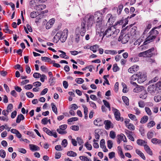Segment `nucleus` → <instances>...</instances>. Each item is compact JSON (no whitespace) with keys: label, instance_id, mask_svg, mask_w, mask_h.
Listing matches in <instances>:
<instances>
[{"label":"nucleus","instance_id":"nucleus-56","mask_svg":"<svg viewBox=\"0 0 161 161\" xmlns=\"http://www.w3.org/2000/svg\"><path fill=\"white\" fill-rule=\"evenodd\" d=\"M41 76V75L39 73L37 72L35 73L33 75V76L36 78H37L40 77Z\"/></svg>","mask_w":161,"mask_h":161},{"label":"nucleus","instance_id":"nucleus-50","mask_svg":"<svg viewBox=\"0 0 161 161\" xmlns=\"http://www.w3.org/2000/svg\"><path fill=\"white\" fill-rule=\"evenodd\" d=\"M115 134L113 130L111 131L110 133V136L112 138L114 139L115 137Z\"/></svg>","mask_w":161,"mask_h":161},{"label":"nucleus","instance_id":"nucleus-47","mask_svg":"<svg viewBox=\"0 0 161 161\" xmlns=\"http://www.w3.org/2000/svg\"><path fill=\"white\" fill-rule=\"evenodd\" d=\"M55 61L54 60H52L51 61V64H52L53 66L54 67H56L57 68H59L60 67V65L59 64L55 63Z\"/></svg>","mask_w":161,"mask_h":161},{"label":"nucleus","instance_id":"nucleus-9","mask_svg":"<svg viewBox=\"0 0 161 161\" xmlns=\"http://www.w3.org/2000/svg\"><path fill=\"white\" fill-rule=\"evenodd\" d=\"M137 75H138L137 81L138 83H143L146 80V75L142 74L141 72H139Z\"/></svg>","mask_w":161,"mask_h":161},{"label":"nucleus","instance_id":"nucleus-59","mask_svg":"<svg viewBox=\"0 0 161 161\" xmlns=\"http://www.w3.org/2000/svg\"><path fill=\"white\" fill-rule=\"evenodd\" d=\"M97 141L95 139H94L93 142H94V143L93 144V146L94 148H97L99 147V144L95 142Z\"/></svg>","mask_w":161,"mask_h":161},{"label":"nucleus","instance_id":"nucleus-6","mask_svg":"<svg viewBox=\"0 0 161 161\" xmlns=\"http://www.w3.org/2000/svg\"><path fill=\"white\" fill-rule=\"evenodd\" d=\"M60 33L61 41L64 42L66 40L68 33V31L67 29H65L63 31H59Z\"/></svg>","mask_w":161,"mask_h":161},{"label":"nucleus","instance_id":"nucleus-44","mask_svg":"<svg viewBox=\"0 0 161 161\" xmlns=\"http://www.w3.org/2000/svg\"><path fill=\"white\" fill-rule=\"evenodd\" d=\"M145 109L148 115H151L152 114V112L149 108L148 107H146L145 108Z\"/></svg>","mask_w":161,"mask_h":161},{"label":"nucleus","instance_id":"nucleus-19","mask_svg":"<svg viewBox=\"0 0 161 161\" xmlns=\"http://www.w3.org/2000/svg\"><path fill=\"white\" fill-rule=\"evenodd\" d=\"M148 119V117L147 116H144L141 118L140 123L142 124H144L147 122Z\"/></svg>","mask_w":161,"mask_h":161},{"label":"nucleus","instance_id":"nucleus-27","mask_svg":"<svg viewBox=\"0 0 161 161\" xmlns=\"http://www.w3.org/2000/svg\"><path fill=\"white\" fill-rule=\"evenodd\" d=\"M52 109L53 111L56 114H58V111L57 108L54 103H52L51 104Z\"/></svg>","mask_w":161,"mask_h":161},{"label":"nucleus","instance_id":"nucleus-1","mask_svg":"<svg viewBox=\"0 0 161 161\" xmlns=\"http://www.w3.org/2000/svg\"><path fill=\"white\" fill-rule=\"evenodd\" d=\"M102 20L103 14L98 12H96L94 15L88 14L82 19L86 24L87 30L92 27L94 23H95L97 31L101 28Z\"/></svg>","mask_w":161,"mask_h":161},{"label":"nucleus","instance_id":"nucleus-46","mask_svg":"<svg viewBox=\"0 0 161 161\" xmlns=\"http://www.w3.org/2000/svg\"><path fill=\"white\" fill-rule=\"evenodd\" d=\"M78 119L77 117H72L68 120V122L69 123V122H72L74 121H77Z\"/></svg>","mask_w":161,"mask_h":161},{"label":"nucleus","instance_id":"nucleus-20","mask_svg":"<svg viewBox=\"0 0 161 161\" xmlns=\"http://www.w3.org/2000/svg\"><path fill=\"white\" fill-rule=\"evenodd\" d=\"M120 139L125 142H127V140L125 136L123 134H121L117 136Z\"/></svg>","mask_w":161,"mask_h":161},{"label":"nucleus","instance_id":"nucleus-31","mask_svg":"<svg viewBox=\"0 0 161 161\" xmlns=\"http://www.w3.org/2000/svg\"><path fill=\"white\" fill-rule=\"evenodd\" d=\"M98 48V46L95 45L90 47V50L92 51L93 53L96 52L97 49Z\"/></svg>","mask_w":161,"mask_h":161},{"label":"nucleus","instance_id":"nucleus-7","mask_svg":"<svg viewBox=\"0 0 161 161\" xmlns=\"http://www.w3.org/2000/svg\"><path fill=\"white\" fill-rule=\"evenodd\" d=\"M86 24L85 23V22L82 20L80 27L79 28L80 34L82 36H84L86 31Z\"/></svg>","mask_w":161,"mask_h":161},{"label":"nucleus","instance_id":"nucleus-64","mask_svg":"<svg viewBox=\"0 0 161 161\" xmlns=\"http://www.w3.org/2000/svg\"><path fill=\"white\" fill-rule=\"evenodd\" d=\"M26 95L29 98H32L34 96V94L30 92H27L26 93Z\"/></svg>","mask_w":161,"mask_h":161},{"label":"nucleus","instance_id":"nucleus-26","mask_svg":"<svg viewBox=\"0 0 161 161\" xmlns=\"http://www.w3.org/2000/svg\"><path fill=\"white\" fill-rule=\"evenodd\" d=\"M67 155L69 156L74 157L77 156V154L76 153L73 151H69L67 152Z\"/></svg>","mask_w":161,"mask_h":161},{"label":"nucleus","instance_id":"nucleus-34","mask_svg":"<svg viewBox=\"0 0 161 161\" xmlns=\"http://www.w3.org/2000/svg\"><path fill=\"white\" fill-rule=\"evenodd\" d=\"M118 149L119 151V154H120V155L121 156V158H125V156L123 153L122 151L121 147L120 146L118 147Z\"/></svg>","mask_w":161,"mask_h":161},{"label":"nucleus","instance_id":"nucleus-52","mask_svg":"<svg viewBox=\"0 0 161 161\" xmlns=\"http://www.w3.org/2000/svg\"><path fill=\"white\" fill-rule=\"evenodd\" d=\"M85 146L87 149L89 150H92V145L88 143V142L86 143L85 144Z\"/></svg>","mask_w":161,"mask_h":161},{"label":"nucleus","instance_id":"nucleus-10","mask_svg":"<svg viewBox=\"0 0 161 161\" xmlns=\"http://www.w3.org/2000/svg\"><path fill=\"white\" fill-rule=\"evenodd\" d=\"M156 37V36L154 35H152L151 34L147 37L146 40L144 42V45L146 44L147 43V42H150L152 41Z\"/></svg>","mask_w":161,"mask_h":161},{"label":"nucleus","instance_id":"nucleus-61","mask_svg":"<svg viewBox=\"0 0 161 161\" xmlns=\"http://www.w3.org/2000/svg\"><path fill=\"white\" fill-rule=\"evenodd\" d=\"M61 145H62L63 146H64V147H66L67 145V140L65 139L63 140L62 142Z\"/></svg>","mask_w":161,"mask_h":161},{"label":"nucleus","instance_id":"nucleus-17","mask_svg":"<svg viewBox=\"0 0 161 161\" xmlns=\"http://www.w3.org/2000/svg\"><path fill=\"white\" fill-rule=\"evenodd\" d=\"M129 39V37L128 35H125L122 38V43L125 44L127 43Z\"/></svg>","mask_w":161,"mask_h":161},{"label":"nucleus","instance_id":"nucleus-32","mask_svg":"<svg viewBox=\"0 0 161 161\" xmlns=\"http://www.w3.org/2000/svg\"><path fill=\"white\" fill-rule=\"evenodd\" d=\"M103 101L105 106L108 108L109 111H110L111 107L109 103L107 101L104 100H103Z\"/></svg>","mask_w":161,"mask_h":161},{"label":"nucleus","instance_id":"nucleus-48","mask_svg":"<svg viewBox=\"0 0 161 161\" xmlns=\"http://www.w3.org/2000/svg\"><path fill=\"white\" fill-rule=\"evenodd\" d=\"M119 67L117 66V64H114L113 66V70L114 72H116L119 70Z\"/></svg>","mask_w":161,"mask_h":161},{"label":"nucleus","instance_id":"nucleus-57","mask_svg":"<svg viewBox=\"0 0 161 161\" xmlns=\"http://www.w3.org/2000/svg\"><path fill=\"white\" fill-rule=\"evenodd\" d=\"M139 106L140 108H143L145 106V104L143 101H140L138 103Z\"/></svg>","mask_w":161,"mask_h":161},{"label":"nucleus","instance_id":"nucleus-53","mask_svg":"<svg viewBox=\"0 0 161 161\" xmlns=\"http://www.w3.org/2000/svg\"><path fill=\"white\" fill-rule=\"evenodd\" d=\"M41 123L43 125H46L47 124V118H44L42 120Z\"/></svg>","mask_w":161,"mask_h":161},{"label":"nucleus","instance_id":"nucleus-40","mask_svg":"<svg viewBox=\"0 0 161 161\" xmlns=\"http://www.w3.org/2000/svg\"><path fill=\"white\" fill-rule=\"evenodd\" d=\"M128 116L131 120H134L136 121L137 120V119H136V117L135 115L130 114H128Z\"/></svg>","mask_w":161,"mask_h":161},{"label":"nucleus","instance_id":"nucleus-15","mask_svg":"<svg viewBox=\"0 0 161 161\" xmlns=\"http://www.w3.org/2000/svg\"><path fill=\"white\" fill-rule=\"evenodd\" d=\"M60 33H59V31L57 32V33L56 34V35L55 36L53 37V39H54V42L55 41H56L55 42L56 43H57L58 42L60 39L61 40V37H60Z\"/></svg>","mask_w":161,"mask_h":161},{"label":"nucleus","instance_id":"nucleus-2","mask_svg":"<svg viewBox=\"0 0 161 161\" xmlns=\"http://www.w3.org/2000/svg\"><path fill=\"white\" fill-rule=\"evenodd\" d=\"M107 17L108 18V19L106 25H107L108 24L109 25H110L108 27V28L106 30L104 33H103V31H102V29L101 28L100 29H99L98 31L97 30V32L99 34L101 33V32L103 33V38L105 35L107 37L110 36L112 35L113 34V31L115 30V27H114V26H111V25L114 22L113 17H112L111 14H109L107 15Z\"/></svg>","mask_w":161,"mask_h":161},{"label":"nucleus","instance_id":"nucleus-55","mask_svg":"<svg viewBox=\"0 0 161 161\" xmlns=\"http://www.w3.org/2000/svg\"><path fill=\"white\" fill-rule=\"evenodd\" d=\"M89 103L91 106L94 109H96L97 108L96 105L92 101H89Z\"/></svg>","mask_w":161,"mask_h":161},{"label":"nucleus","instance_id":"nucleus-12","mask_svg":"<svg viewBox=\"0 0 161 161\" xmlns=\"http://www.w3.org/2000/svg\"><path fill=\"white\" fill-rule=\"evenodd\" d=\"M145 150L147 153L150 155L152 156L153 155V153L147 144H145L144 146Z\"/></svg>","mask_w":161,"mask_h":161},{"label":"nucleus","instance_id":"nucleus-11","mask_svg":"<svg viewBox=\"0 0 161 161\" xmlns=\"http://www.w3.org/2000/svg\"><path fill=\"white\" fill-rule=\"evenodd\" d=\"M29 146L31 150L33 151L40 150V148L36 145L30 144L29 145Z\"/></svg>","mask_w":161,"mask_h":161},{"label":"nucleus","instance_id":"nucleus-4","mask_svg":"<svg viewBox=\"0 0 161 161\" xmlns=\"http://www.w3.org/2000/svg\"><path fill=\"white\" fill-rule=\"evenodd\" d=\"M154 50V48H152L147 51L141 52L139 54V56L140 57H151L153 55L152 52Z\"/></svg>","mask_w":161,"mask_h":161},{"label":"nucleus","instance_id":"nucleus-39","mask_svg":"<svg viewBox=\"0 0 161 161\" xmlns=\"http://www.w3.org/2000/svg\"><path fill=\"white\" fill-rule=\"evenodd\" d=\"M113 143L112 141L110 140H108L107 141V146L108 148L110 149L113 146Z\"/></svg>","mask_w":161,"mask_h":161},{"label":"nucleus","instance_id":"nucleus-63","mask_svg":"<svg viewBox=\"0 0 161 161\" xmlns=\"http://www.w3.org/2000/svg\"><path fill=\"white\" fill-rule=\"evenodd\" d=\"M33 87V86L31 84H28L26 85H25L24 86V88L25 89L29 90L30 89H31Z\"/></svg>","mask_w":161,"mask_h":161},{"label":"nucleus","instance_id":"nucleus-37","mask_svg":"<svg viewBox=\"0 0 161 161\" xmlns=\"http://www.w3.org/2000/svg\"><path fill=\"white\" fill-rule=\"evenodd\" d=\"M6 156V153L4 150L1 149L0 151V156L3 158H4Z\"/></svg>","mask_w":161,"mask_h":161},{"label":"nucleus","instance_id":"nucleus-49","mask_svg":"<svg viewBox=\"0 0 161 161\" xmlns=\"http://www.w3.org/2000/svg\"><path fill=\"white\" fill-rule=\"evenodd\" d=\"M105 140L104 139H102L100 142V147L101 148L105 146Z\"/></svg>","mask_w":161,"mask_h":161},{"label":"nucleus","instance_id":"nucleus-30","mask_svg":"<svg viewBox=\"0 0 161 161\" xmlns=\"http://www.w3.org/2000/svg\"><path fill=\"white\" fill-rule=\"evenodd\" d=\"M143 88V87L142 86H137L136 88H135L134 89L133 91L134 92H138L142 91Z\"/></svg>","mask_w":161,"mask_h":161},{"label":"nucleus","instance_id":"nucleus-3","mask_svg":"<svg viewBox=\"0 0 161 161\" xmlns=\"http://www.w3.org/2000/svg\"><path fill=\"white\" fill-rule=\"evenodd\" d=\"M161 88V82H158L148 86V91L152 95H154L158 92V89Z\"/></svg>","mask_w":161,"mask_h":161},{"label":"nucleus","instance_id":"nucleus-5","mask_svg":"<svg viewBox=\"0 0 161 161\" xmlns=\"http://www.w3.org/2000/svg\"><path fill=\"white\" fill-rule=\"evenodd\" d=\"M112 109L113 113L114 114L116 120L123 121L124 119L123 117L120 116V113L119 111L117 109L112 107Z\"/></svg>","mask_w":161,"mask_h":161},{"label":"nucleus","instance_id":"nucleus-58","mask_svg":"<svg viewBox=\"0 0 161 161\" xmlns=\"http://www.w3.org/2000/svg\"><path fill=\"white\" fill-rule=\"evenodd\" d=\"M79 158L82 160H83L84 161H89V159L86 157L80 156Z\"/></svg>","mask_w":161,"mask_h":161},{"label":"nucleus","instance_id":"nucleus-54","mask_svg":"<svg viewBox=\"0 0 161 161\" xmlns=\"http://www.w3.org/2000/svg\"><path fill=\"white\" fill-rule=\"evenodd\" d=\"M153 136V133L152 132H149L147 134V136L148 139H150Z\"/></svg>","mask_w":161,"mask_h":161},{"label":"nucleus","instance_id":"nucleus-25","mask_svg":"<svg viewBox=\"0 0 161 161\" xmlns=\"http://www.w3.org/2000/svg\"><path fill=\"white\" fill-rule=\"evenodd\" d=\"M37 14L38 15H39V13H38V12H35L33 11L31 12L30 14V16L31 18H36L37 16Z\"/></svg>","mask_w":161,"mask_h":161},{"label":"nucleus","instance_id":"nucleus-24","mask_svg":"<svg viewBox=\"0 0 161 161\" xmlns=\"http://www.w3.org/2000/svg\"><path fill=\"white\" fill-rule=\"evenodd\" d=\"M152 142L154 144H159L161 143V140L158 139L157 138H154L152 139Z\"/></svg>","mask_w":161,"mask_h":161},{"label":"nucleus","instance_id":"nucleus-51","mask_svg":"<svg viewBox=\"0 0 161 161\" xmlns=\"http://www.w3.org/2000/svg\"><path fill=\"white\" fill-rule=\"evenodd\" d=\"M77 142L80 145H82L83 142V140L81 139L80 137H77Z\"/></svg>","mask_w":161,"mask_h":161},{"label":"nucleus","instance_id":"nucleus-62","mask_svg":"<svg viewBox=\"0 0 161 161\" xmlns=\"http://www.w3.org/2000/svg\"><path fill=\"white\" fill-rule=\"evenodd\" d=\"M151 34L152 35L154 34L155 35H157L158 34V32L157 30H154V29H153L150 32Z\"/></svg>","mask_w":161,"mask_h":161},{"label":"nucleus","instance_id":"nucleus-41","mask_svg":"<svg viewBox=\"0 0 161 161\" xmlns=\"http://www.w3.org/2000/svg\"><path fill=\"white\" fill-rule=\"evenodd\" d=\"M154 100L156 102H158L161 100V96L159 95L155 96L154 97Z\"/></svg>","mask_w":161,"mask_h":161},{"label":"nucleus","instance_id":"nucleus-14","mask_svg":"<svg viewBox=\"0 0 161 161\" xmlns=\"http://www.w3.org/2000/svg\"><path fill=\"white\" fill-rule=\"evenodd\" d=\"M24 119H25L24 116V115L23 114H20L18 116L17 118V119H16V123H19L22 120H23Z\"/></svg>","mask_w":161,"mask_h":161},{"label":"nucleus","instance_id":"nucleus-43","mask_svg":"<svg viewBox=\"0 0 161 161\" xmlns=\"http://www.w3.org/2000/svg\"><path fill=\"white\" fill-rule=\"evenodd\" d=\"M76 82L78 84H82L84 82V80L81 78H78L75 79Z\"/></svg>","mask_w":161,"mask_h":161},{"label":"nucleus","instance_id":"nucleus-18","mask_svg":"<svg viewBox=\"0 0 161 161\" xmlns=\"http://www.w3.org/2000/svg\"><path fill=\"white\" fill-rule=\"evenodd\" d=\"M136 153L140 156L143 159H145V157L143 153L142 152L138 149H136Z\"/></svg>","mask_w":161,"mask_h":161},{"label":"nucleus","instance_id":"nucleus-38","mask_svg":"<svg viewBox=\"0 0 161 161\" xmlns=\"http://www.w3.org/2000/svg\"><path fill=\"white\" fill-rule=\"evenodd\" d=\"M137 71V69H134V68L133 67V66L129 68L128 69V71L129 72L133 74L135 72Z\"/></svg>","mask_w":161,"mask_h":161},{"label":"nucleus","instance_id":"nucleus-13","mask_svg":"<svg viewBox=\"0 0 161 161\" xmlns=\"http://www.w3.org/2000/svg\"><path fill=\"white\" fill-rule=\"evenodd\" d=\"M104 124L105 125V128L106 130L109 129L111 126V122L109 120L104 121Z\"/></svg>","mask_w":161,"mask_h":161},{"label":"nucleus","instance_id":"nucleus-29","mask_svg":"<svg viewBox=\"0 0 161 161\" xmlns=\"http://www.w3.org/2000/svg\"><path fill=\"white\" fill-rule=\"evenodd\" d=\"M43 130L44 132H46L48 135L50 136H52L53 132L46 127L43 128Z\"/></svg>","mask_w":161,"mask_h":161},{"label":"nucleus","instance_id":"nucleus-36","mask_svg":"<svg viewBox=\"0 0 161 161\" xmlns=\"http://www.w3.org/2000/svg\"><path fill=\"white\" fill-rule=\"evenodd\" d=\"M41 59L42 61H44L45 62H51L52 61L50 58L46 57H42Z\"/></svg>","mask_w":161,"mask_h":161},{"label":"nucleus","instance_id":"nucleus-35","mask_svg":"<svg viewBox=\"0 0 161 161\" xmlns=\"http://www.w3.org/2000/svg\"><path fill=\"white\" fill-rule=\"evenodd\" d=\"M138 78V75L137 74H134L133 75L131 76L130 78V81L131 82L134 81H135Z\"/></svg>","mask_w":161,"mask_h":161},{"label":"nucleus","instance_id":"nucleus-33","mask_svg":"<svg viewBox=\"0 0 161 161\" xmlns=\"http://www.w3.org/2000/svg\"><path fill=\"white\" fill-rule=\"evenodd\" d=\"M122 99L123 101L125 103L126 105H129V100L128 98L125 96H123Z\"/></svg>","mask_w":161,"mask_h":161},{"label":"nucleus","instance_id":"nucleus-16","mask_svg":"<svg viewBox=\"0 0 161 161\" xmlns=\"http://www.w3.org/2000/svg\"><path fill=\"white\" fill-rule=\"evenodd\" d=\"M140 98L143 99H146L147 97V93L146 91H143L139 96Z\"/></svg>","mask_w":161,"mask_h":161},{"label":"nucleus","instance_id":"nucleus-45","mask_svg":"<svg viewBox=\"0 0 161 161\" xmlns=\"http://www.w3.org/2000/svg\"><path fill=\"white\" fill-rule=\"evenodd\" d=\"M71 129L77 131L79 129V126L78 125H72L70 127Z\"/></svg>","mask_w":161,"mask_h":161},{"label":"nucleus","instance_id":"nucleus-23","mask_svg":"<svg viewBox=\"0 0 161 161\" xmlns=\"http://www.w3.org/2000/svg\"><path fill=\"white\" fill-rule=\"evenodd\" d=\"M104 53L107 54H111L112 55L116 54L117 52L114 50H105Z\"/></svg>","mask_w":161,"mask_h":161},{"label":"nucleus","instance_id":"nucleus-22","mask_svg":"<svg viewBox=\"0 0 161 161\" xmlns=\"http://www.w3.org/2000/svg\"><path fill=\"white\" fill-rule=\"evenodd\" d=\"M101 121V119H97L94 121V124L97 126H101L102 125Z\"/></svg>","mask_w":161,"mask_h":161},{"label":"nucleus","instance_id":"nucleus-28","mask_svg":"<svg viewBox=\"0 0 161 161\" xmlns=\"http://www.w3.org/2000/svg\"><path fill=\"white\" fill-rule=\"evenodd\" d=\"M136 142L138 145L140 146H142L143 144L147 143L145 141L141 139L137 140Z\"/></svg>","mask_w":161,"mask_h":161},{"label":"nucleus","instance_id":"nucleus-21","mask_svg":"<svg viewBox=\"0 0 161 161\" xmlns=\"http://www.w3.org/2000/svg\"><path fill=\"white\" fill-rule=\"evenodd\" d=\"M46 7V6L45 4L39 5L36 6V9L37 10L40 11L44 9Z\"/></svg>","mask_w":161,"mask_h":161},{"label":"nucleus","instance_id":"nucleus-60","mask_svg":"<svg viewBox=\"0 0 161 161\" xmlns=\"http://www.w3.org/2000/svg\"><path fill=\"white\" fill-rule=\"evenodd\" d=\"M115 153L114 152H111L108 154L109 158L110 159H112L115 157Z\"/></svg>","mask_w":161,"mask_h":161},{"label":"nucleus","instance_id":"nucleus-8","mask_svg":"<svg viewBox=\"0 0 161 161\" xmlns=\"http://www.w3.org/2000/svg\"><path fill=\"white\" fill-rule=\"evenodd\" d=\"M67 125H61L59 126V128L57 130V131L60 134H66L67 132L64 130L67 128Z\"/></svg>","mask_w":161,"mask_h":161},{"label":"nucleus","instance_id":"nucleus-42","mask_svg":"<svg viewBox=\"0 0 161 161\" xmlns=\"http://www.w3.org/2000/svg\"><path fill=\"white\" fill-rule=\"evenodd\" d=\"M155 124V123L153 121H152L150 122H149L147 124V127L150 128L151 127H152Z\"/></svg>","mask_w":161,"mask_h":161}]
</instances>
